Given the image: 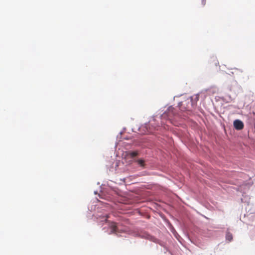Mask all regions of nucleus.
<instances>
[{
  "instance_id": "obj_3",
  "label": "nucleus",
  "mask_w": 255,
  "mask_h": 255,
  "mask_svg": "<svg viewBox=\"0 0 255 255\" xmlns=\"http://www.w3.org/2000/svg\"><path fill=\"white\" fill-rule=\"evenodd\" d=\"M196 3L198 8H202L205 5L206 0H196Z\"/></svg>"
},
{
  "instance_id": "obj_7",
  "label": "nucleus",
  "mask_w": 255,
  "mask_h": 255,
  "mask_svg": "<svg viewBox=\"0 0 255 255\" xmlns=\"http://www.w3.org/2000/svg\"><path fill=\"white\" fill-rule=\"evenodd\" d=\"M226 239L227 240H228L229 241H231L233 239V236H232V234L230 233H228L227 234H226Z\"/></svg>"
},
{
  "instance_id": "obj_6",
  "label": "nucleus",
  "mask_w": 255,
  "mask_h": 255,
  "mask_svg": "<svg viewBox=\"0 0 255 255\" xmlns=\"http://www.w3.org/2000/svg\"><path fill=\"white\" fill-rule=\"evenodd\" d=\"M128 154L131 157H134L137 155L138 152L137 151H129Z\"/></svg>"
},
{
  "instance_id": "obj_2",
  "label": "nucleus",
  "mask_w": 255,
  "mask_h": 255,
  "mask_svg": "<svg viewBox=\"0 0 255 255\" xmlns=\"http://www.w3.org/2000/svg\"><path fill=\"white\" fill-rule=\"evenodd\" d=\"M234 128L237 130H241L244 128V125L243 122L239 120H236L234 122Z\"/></svg>"
},
{
  "instance_id": "obj_5",
  "label": "nucleus",
  "mask_w": 255,
  "mask_h": 255,
  "mask_svg": "<svg viewBox=\"0 0 255 255\" xmlns=\"http://www.w3.org/2000/svg\"><path fill=\"white\" fill-rule=\"evenodd\" d=\"M136 161L140 167L142 168H145V161L144 160L139 159L137 160Z\"/></svg>"
},
{
  "instance_id": "obj_8",
  "label": "nucleus",
  "mask_w": 255,
  "mask_h": 255,
  "mask_svg": "<svg viewBox=\"0 0 255 255\" xmlns=\"http://www.w3.org/2000/svg\"><path fill=\"white\" fill-rule=\"evenodd\" d=\"M208 94H214V92L212 89H208L206 90Z\"/></svg>"
},
{
  "instance_id": "obj_9",
  "label": "nucleus",
  "mask_w": 255,
  "mask_h": 255,
  "mask_svg": "<svg viewBox=\"0 0 255 255\" xmlns=\"http://www.w3.org/2000/svg\"><path fill=\"white\" fill-rule=\"evenodd\" d=\"M146 238L149 239H151L152 237H150L149 235H147Z\"/></svg>"
},
{
  "instance_id": "obj_4",
  "label": "nucleus",
  "mask_w": 255,
  "mask_h": 255,
  "mask_svg": "<svg viewBox=\"0 0 255 255\" xmlns=\"http://www.w3.org/2000/svg\"><path fill=\"white\" fill-rule=\"evenodd\" d=\"M110 228L112 233H116L118 232V228L115 223H112L111 225Z\"/></svg>"
},
{
  "instance_id": "obj_1",
  "label": "nucleus",
  "mask_w": 255,
  "mask_h": 255,
  "mask_svg": "<svg viewBox=\"0 0 255 255\" xmlns=\"http://www.w3.org/2000/svg\"><path fill=\"white\" fill-rule=\"evenodd\" d=\"M175 109L172 106L169 107L167 110L164 113V116H167L169 119L170 120V118H172V116L175 115Z\"/></svg>"
},
{
  "instance_id": "obj_10",
  "label": "nucleus",
  "mask_w": 255,
  "mask_h": 255,
  "mask_svg": "<svg viewBox=\"0 0 255 255\" xmlns=\"http://www.w3.org/2000/svg\"><path fill=\"white\" fill-rule=\"evenodd\" d=\"M229 89L230 91H232V88H229Z\"/></svg>"
}]
</instances>
